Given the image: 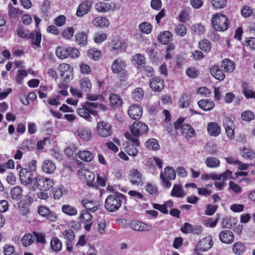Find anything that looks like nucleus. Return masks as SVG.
Listing matches in <instances>:
<instances>
[{
	"label": "nucleus",
	"mask_w": 255,
	"mask_h": 255,
	"mask_svg": "<svg viewBox=\"0 0 255 255\" xmlns=\"http://www.w3.org/2000/svg\"><path fill=\"white\" fill-rule=\"evenodd\" d=\"M99 109L102 111H106V107L101 104L95 102H86L82 105V108L77 109V114L89 121H91L90 115L97 116L98 113L96 109Z\"/></svg>",
	"instance_id": "1"
},
{
	"label": "nucleus",
	"mask_w": 255,
	"mask_h": 255,
	"mask_svg": "<svg viewBox=\"0 0 255 255\" xmlns=\"http://www.w3.org/2000/svg\"><path fill=\"white\" fill-rule=\"evenodd\" d=\"M126 199V196L123 194L119 192H114L107 196L105 207L109 212H116L121 207L122 202Z\"/></svg>",
	"instance_id": "2"
},
{
	"label": "nucleus",
	"mask_w": 255,
	"mask_h": 255,
	"mask_svg": "<svg viewBox=\"0 0 255 255\" xmlns=\"http://www.w3.org/2000/svg\"><path fill=\"white\" fill-rule=\"evenodd\" d=\"M212 22L214 28L218 31H225L228 28L229 20L227 16L221 13L213 16Z\"/></svg>",
	"instance_id": "3"
},
{
	"label": "nucleus",
	"mask_w": 255,
	"mask_h": 255,
	"mask_svg": "<svg viewBox=\"0 0 255 255\" xmlns=\"http://www.w3.org/2000/svg\"><path fill=\"white\" fill-rule=\"evenodd\" d=\"M175 178V171L173 168L170 166L166 167L164 169V172H162L160 175L162 185L164 188H169L171 186V183L169 180H174Z\"/></svg>",
	"instance_id": "4"
},
{
	"label": "nucleus",
	"mask_w": 255,
	"mask_h": 255,
	"mask_svg": "<svg viewBox=\"0 0 255 255\" xmlns=\"http://www.w3.org/2000/svg\"><path fill=\"white\" fill-rule=\"evenodd\" d=\"M16 32L19 37L31 39L32 44L37 46H40L41 40V34L40 32L37 31L35 33L34 32H31L28 35V33L24 30L23 28L21 26L17 28Z\"/></svg>",
	"instance_id": "5"
},
{
	"label": "nucleus",
	"mask_w": 255,
	"mask_h": 255,
	"mask_svg": "<svg viewBox=\"0 0 255 255\" xmlns=\"http://www.w3.org/2000/svg\"><path fill=\"white\" fill-rule=\"evenodd\" d=\"M19 179L22 184L30 185L32 187L35 186L36 178L32 172L28 171L25 168L21 169L19 172Z\"/></svg>",
	"instance_id": "6"
},
{
	"label": "nucleus",
	"mask_w": 255,
	"mask_h": 255,
	"mask_svg": "<svg viewBox=\"0 0 255 255\" xmlns=\"http://www.w3.org/2000/svg\"><path fill=\"white\" fill-rule=\"evenodd\" d=\"M213 242L211 236L206 237L200 240L195 248L197 255H202V252L209 250L213 246Z\"/></svg>",
	"instance_id": "7"
},
{
	"label": "nucleus",
	"mask_w": 255,
	"mask_h": 255,
	"mask_svg": "<svg viewBox=\"0 0 255 255\" xmlns=\"http://www.w3.org/2000/svg\"><path fill=\"white\" fill-rule=\"evenodd\" d=\"M35 186L41 191H47L53 186V181L49 178L42 177L36 179Z\"/></svg>",
	"instance_id": "8"
},
{
	"label": "nucleus",
	"mask_w": 255,
	"mask_h": 255,
	"mask_svg": "<svg viewBox=\"0 0 255 255\" xmlns=\"http://www.w3.org/2000/svg\"><path fill=\"white\" fill-rule=\"evenodd\" d=\"M128 178L133 185H142L143 183L142 174L137 169L133 168L129 170Z\"/></svg>",
	"instance_id": "9"
},
{
	"label": "nucleus",
	"mask_w": 255,
	"mask_h": 255,
	"mask_svg": "<svg viewBox=\"0 0 255 255\" xmlns=\"http://www.w3.org/2000/svg\"><path fill=\"white\" fill-rule=\"evenodd\" d=\"M78 174L81 179L85 181L88 185L94 186L95 176L93 173L88 169H81L78 171Z\"/></svg>",
	"instance_id": "10"
},
{
	"label": "nucleus",
	"mask_w": 255,
	"mask_h": 255,
	"mask_svg": "<svg viewBox=\"0 0 255 255\" xmlns=\"http://www.w3.org/2000/svg\"><path fill=\"white\" fill-rule=\"evenodd\" d=\"M92 2L86 0L82 1L78 6L76 15L78 17H82L89 12L91 9Z\"/></svg>",
	"instance_id": "11"
},
{
	"label": "nucleus",
	"mask_w": 255,
	"mask_h": 255,
	"mask_svg": "<svg viewBox=\"0 0 255 255\" xmlns=\"http://www.w3.org/2000/svg\"><path fill=\"white\" fill-rule=\"evenodd\" d=\"M80 221L86 224L84 228L86 231H90L92 224V216L88 212L83 210L79 216Z\"/></svg>",
	"instance_id": "12"
},
{
	"label": "nucleus",
	"mask_w": 255,
	"mask_h": 255,
	"mask_svg": "<svg viewBox=\"0 0 255 255\" xmlns=\"http://www.w3.org/2000/svg\"><path fill=\"white\" fill-rule=\"evenodd\" d=\"M140 132L138 128H130V133L126 132L125 134L126 138L132 142L136 146L139 145V142L137 137L140 134Z\"/></svg>",
	"instance_id": "13"
},
{
	"label": "nucleus",
	"mask_w": 255,
	"mask_h": 255,
	"mask_svg": "<svg viewBox=\"0 0 255 255\" xmlns=\"http://www.w3.org/2000/svg\"><path fill=\"white\" fill-rule=\"evenodd\" d=\"M128 114L131 118L135 120H138L142 116V108L136 104L131 105L128 109Z\"/></svg>",
	"instance_id": "14"
},
{
	"label": "nucleus",
	"mask_w": 255,
	"mask_h": 255,
	"mask_svg": "<svg viewBox=\"0 0 255 255\" xmlns=\"http://www.w3.org/2000/svg\"><path fill=\"white\" fill-rule=\"evenodd\" d=\"M164 80L157 77L150 81L149 86L155 92L161 91L164 87Z\"/></svg>",
	"instance_id": "15"
},
{
	"label": "nucleus",
	"mask_w": 255,
	"mask_h": 255,
	"mask_svg": "<svg viewBox=\"0 0 255 255\" xmlns=\"http://www.w3.org/2000/svg\"><path fill=\"white\" fill-rule=\"evenodd\" d=\"M219 236L220 240L225 244H231L234 240V234L229 230L222 231Z\"/></svg>",
	"instance_id": "16"
},
{
	"label": "nucleus",
	"mask_w": 255,
	"mask_h": 255,
	"mask_svg": "<svg viewBox=\"0 0 255 255\" xmlns=\"http://www.w3.org/2000/svg\"><path fill=\"white\" fill-rule=\"evenodd\" d=\"M130 226L132 230L138 232L149 231L152 229L150 226L137 221L132 222Z\"/></svg>",
	"instance_id": "17"
},
{
	"label": "nucleus",
	"mask_w": 255,
	"mask_h": 255,
	"mask_svg": "<svg viewBox=\"0 0 255 255\" xmlns=\"http://www.w3.org/2000/svg\"><path fill=\"white\" fill-rule=\"evenodd\" d=\"M126 62L121 59H117L113 61L111 66V70L113 73L118 74L126 69Z\"/></svg>",
	"instance_id": "18"
},
{
	"label": "nucleus",
	"mask_w": 255,
	"mask_h": 255,
	"mask_svg": "<svg viewBox=\"0 0 255 255\" xmlns=\"http://www.w3.org/2000/svg\"><path fill=\"white\" fill-rule=\"evenodd\" d=\"M177 128H167V131L169 133L173 134L175 133ZM183 136L187 138H191L195 135L194 128H179Z\"/></svg>",
	"instance_id": "19"
},
{
	"label": "nucleus",
	"mask_w": 255,
	"mask_h": 255,
	"mask_svg": "<svg viewBox=\"0 0 255 255\" xmlns=\"http://www.w3.org/2000/svg\"><path fill=\"white\" fill-rule=\"evenodd\" d=\"M56 169L55 163L51 160H45L42 165L43 172L46 174H51L54 172Z\"/></svg>",
	"instance_id": "20"
},
{
	"label": "nucleus",
	"mask_w": 255,
	"mask_h": 255,
	"mask_svg": "<svg viewBox=\"0 0 255 255\" xmlns=\"http://www.w3.org/2000/svg\"><path fill=\"white\" fill-rule=\"evenodd\" d=\"M173 35L169 31L160 32L158 35L157 39L159 42L165 44L172 40Z\"/></svg>",
	"instance_id": "21"
},
{
	"label": "nucleus",
	"mask_w": 255,
	"mask_h": 255,
	"mask_svg": "<svg viewBox=\"0 0 255 255\" xmlns=\"http://www.w3.org/2000/svg\"><path fill=\"white\" fill-rule=\"evenodd\" d=\"M199 107L204 111H210L215 107V103L211 100L203 99L198 102Z\"/></svg>",
	"instance_id": "22"
},
{
	"label": "nucleus",
	"mask_w": 255,
	"mask_h": 255,
	"mask_svg": "<svg viewBox=\"0 0 255 255\" xmlns=\"http://www.w3.org/2000/svg\"><path fill=\"white\" fill-rule=\"evenodd\" d=\"M127 47V43L119 40L113 41L112 50L116 53L125 51Z\"/></svg>",
	"instance_id": "23"
},
{
	"label": "nucleus",
	"mask_w": 255,
	"mask_h": 255,
	"mask_svg": "<svg viewBox=\"0 0 255 255\" xmlns=\"http://www.w3.org/2000/svg\"><path fill=\"white\" fill-rule=\"evenodd\" d=\"M235 62L229 59H225L222 61L221 67L226 72H233L235 69Z\"/></svg>",
	"instance_id": "24"
},
{
	"label": "nucleus",
	"mask_w": 255,
	"mask_h": 255,
	"mask_svg": "<svg viewBox=\"0 0 255 255\" xmlns=\"http://www.w3.org/2000/svg\"><path fill=\"white\" fill-rule=\"evenodd\" d=\"M82 204L84 208L90 212H94L98 210L97 203L89 199H83Z\"/></svg>",
	"instance_id": "25"
},
{
	"label": "nucleus",
	"mask_w": 255,
	"mask_h": 255,
	"mask_svg": "<svg viewBox=\"0 0 255 255\" xmlns=\"http://www.w3.org/2000/svg\"><path fill=\"white\" fill-rule=\"evenodd\" d=\"M210 73L216 79L220 81L223 80L225 78V74L218 65H214L211 67Z\"/></svg>",
	"instance_id": "26"
},
{
	"label": "nucleus",
	"mask_w": 255,
	"mask_h": 255,
	"mask_svg": "<svg viewBox=\"0 0 255 255\" xmlns=\"http://www.w3.org/2000/svg\"><path fill=\"white\" fill-rule=\"evenodd\" d=\"M92 24L97 27L105 28L109 26V22L107 18L99 16L93 20Z\"/></svg>",
	"instance_id": "27"
},
{
	"label": "nucleus",
	"mask_w": 255,
	"mask_h": 255,
	"mask_svg": "<svg viewBox=\"0 0 255 255\" xmlns=\"http://www.w3.org/2000/svg\"><path fill=\"white\" fill-rule=\"evenodd\" d=\"M77 132L79 137L85 141H88L92 137L91 131L89 128H79Z\"/></svg>",
	"instance_id": "28"
},
{
	"label": "nucleus",
	"mask_w": 255,
	"mask_h": 255,
	"mask_svg": "<svg viewBox=\"0 0 255 255\" xmlns=\"http://www.w3.org/2000/svg\"><path fill=\"white\" fill-rule=\"evenodd\" d=\"M233 253L237 255H243L246 250L245 244L241 242L235 243L232 247Z\"/></svg>",
	"instance_id": "29"
},
{
	"label": "nucleus",
	"mask_w": 255,
	"mask_h": 255,
	"mask_svg": "<svg viewBox=\"0 0 255 255\" xmlns=\"http://www.w3.org/2000/svg\"><path fill=\"white\" fill-rule=\"evenodd\" d=\"M171 195L177 198L182 197L185 195L183 187L181 185L175 184L171 192Z\"/></svg>",
	"instance_id": "30"
},
{
	"label": "nucleus",
	"mask_w": 255,
	"mask_h": 255,
	"mask_svg": "<svg viewBox=\"0 0 255 255\" xmlns=\"http://www.w3.org/2000/svg\"><path fill=\"white\" fill-rule=\"evenodd\" d=\"M71 49H72V47L67 48L58 47L56 49V54L58 58L64 59L68 57V50Z\"/></svg>",
	"instance_id": "31"
},
{
	"label": "nucleus",
	"mask_w": 255,
	"mask_h": 255,
	"mask_svg": "<svg viewBox=\"0 0 255 255\" xmlns=\"http://www.w3.org/2000/svg\"><path fill=\"white\" fill-rule=\"evenodd\" d=\"M110 102L114 108H117L122 106L123 101L122 98L118 95L111 94L109 97Z\"/></svg>",
	"instance_id": "32"
},
{
	"label": "nucleus",
	"mask_w": 255,
	"mask_h": 255,
	"mask_svg": "<svg viewBox=\"0 0 255 255\" xmlns=\"http://www.w3.org/2000/svg\"><path fill=\"white\" fill-rule=\"evenodd\" d=\"M242 156L248 159H252L255 157V152L251 148L244 147L240 149Z\"/></svg>",
	"instance_id": "33"
},
{
	"label": "nucleus",
	"mask_w": 255,
	"mask_h": 255,
	"mask_svg": "<svg viewBox=\"0 0 255 255\" xmlns=\"http://www.w3.org/2000/svg\"><path fill=\"white\" fill-rule=\"evenodd\" d=\"M205 163L206 166L211 168H215L220 166V160L214 157H208L206 158Z\"/></svg>",
	"instance_id": "34"
},
{
	"label": "nucleus",
	"mask_w": 255,
	"mask_h": 255,
	"mask_svg": "<svg viewBox=\"0 0 255 255\" xmlns=\"http://www.w3.org/2000/svg\"><path fill=\"white\" fill-rule=\"evenodd\" d=\"M10 195L11 199L18 201L22 196V190L20 187L15 186L10 190Z\"/></svg>",
	"instance_id": "35"
},
{
	"label": "nucleus",
	"mask_w": 255,
	"mask_h": 255,
	"mask_svg": "<svg viewBox=\"0 0 255 255\" xmlns=\"http://www.w3.org/2000/svg\"><path fill=\"white\" fill-rule=\"evenodd\" d=\"M112 8V5L109 3L100 2L95 4L96 9L101 12H106L109 11Z\"/></svg>",
	"instance_id": "36"
},
{
	"label": "nucleus",
	"mask_w": 255,
	"mask_h": 255,
	"mask_svg": "<svg viewBox=\"0 0 255 255\" xmlns=\"http://www.w3.org/2000/svg\"><path fill=\"white\" fill-rule=\"evenodd\" d=\"M35 240L33 234H26L21 239V243L24 247H28L32 244Z\"/></svg>",
	"instance_id": "37"
},
{
	"label": "nucleus",
	"mask_w": 255,
	"mask_h": 255,
	"mask_svg": "<svg viewBox=\"0 0 255 255\" xmlns=\"http://www.w3.org/2000/svg\"><path fill=\"white\" fill-rule=\"evenodd\" d=\"M138 28L141 33L147 34L151 32L152 26L149 22L145 21L139 24Z\"/></svg>",
	"instance_id": "38"
},
{
	"label": "nucleus",
	"mask_w": 255,
	"mask_h": 255,
	"mask_svg": "<svg viewBox=\"0 0 255 255\" xmlns=\"http://www.w3.org/2000/svg\"><path fill=\"white\" fill-rule=\"evenodd\" d=\"M133 60L135 62L137 65V68L138 69L144 67L145 64V58L143 55L141 54H136L133 56Z\"/></svg>",
	"instance_id": "39"
},
{
	"label": "nucleus",
	"mask_w": 255,
	"mask_h": 255,
	"mask_svg": "<svg viewBox=\"0 0 255 255\" xmlns=\"http://www.w3.org/2000/svg\"><path fill=\"white\" fill-rule=\"evenodd\" d=\"M76 41L81 46H84L87 41V34L84 32H81L75 35Z\"/></svg>",
	"instance_id": "40"
},
{
	"label": "nucleus",
	"mask_w": 255,
	"mask_h": 255,
	"mask_svg": "<svg viewBox=\"0 0 255 255\" xmlns=\"http://www.w3.org/2000/svg\"><path fill=\"white\" fill-rule=\"evenodd\" d=\"M62 210L64 213L69 216H74L77 214V210L69 205H63Z\"/></svg>",
	"instance_id": "41"
},
{
	"label": "nucleus",
	"mask_w": 255,
	"mask_h": 255,
	"mask_svg": "<svg viewBox=\"0 0 255 255\" xmlns=\"http://www.w3.org/2000/svg\"><path fill=\"white\" fill-rule=\"evenodd\" d=\"M174 128H191V125L187 122L185 118L180 117L174 123Z\"/></svg>",
	"instance_id": "42"
},
{
	"label": "nucleus",
	"mask_w": 255,
	"mask_h": 255,
	"mask_svg": "<svg viewBox=\"0 0 255 255\" xmlns=\"http://www.w3.org/2000/svg\"><path fill=\"white\" fill-rule=\"evenodd\" d=\"M198 47L202 51H203L205 52H208L211 50V43L209 40L207 39H203L199 42Z\"/></svg>",
	"instance_id": "43"
},
{
	"label": "nucleus",
	"mask_w": 255,
	"mask_h": 255,
	"mask_svg": "<svg viewBox=\"0 0 255 255\" xmlns=\"http://www.w3.org/2000/svg\"><path fill=\"white\" fill-rule=\"evenodd\" d=\"M145 146L147 148L150 150H157L159 149L158 141L154 138L148 139L145 142Z\"/></svg>",
	"instance_id": "44"
},
{
	"label": "nucleus",
	"mask_w": 255,
	"mask_h": 255,
	"mask_svg": "<svg viewBox=\"0 0 255 255\" xmlns=\"http://www.w3.org/2000/svg\"><path fill=\"white\" fill-rule=\"evenodd\" d=\"M79 157L82 160L90 162L93 158V155L89 151L84 150L78 153Z\"/></svg>",
	"instance_id": "45"
},
{
	"label": "nucleus",
	"mask_w": 255,
	"mask_h": 255,
	"mask_svg": "<svg viewBox=\"0 0 255 255\" xmlns=\"http://www.w3.org/2000/svg\"><path fill=\"white\" fill-rule=\"evenodd\" d=\"M190 96L187 94H184L179 100L178 105L181 108L187 107L189 105Z\"/></svg>",
	"instance_id": "46"
},
{
	"label": "nucleus",
	"mask_w": 255,
	"mask_h": 255,
	"mask_svg": "<svg viewBox=\"0 0 255 255\" xmlns=\"http://www.w3.org/2000/svg\"><path fill=\"white\" fill-rule=\"evenodd\" d=\"M80 86L83 91L88 92L91 90L92 84L89 79L82 78L80 81Z\"/></svg>",
	"instance_id": "47"
},
{
	"label": "nucleus",
	"mask_w": 255,
	"mask_h": 255,
	"mask_svg": "<svg viewBox=\"0 0 255 255\" xmlns=\"http://www.w3.org/2000/svg\"><path fill=\"white\" fill-rule=\"evenodd\" d=\"M175 32L177 35L183 37L187 33L186 26L183 24H178L175 28Z\"/></svg>",
	"instance_id": "48"
},
{
	"label": "nucleus",
	"mask_w": 255,
	"mask_h": 255,
	"mask_svg": "<svg viewBox=\"0 0 255 255\" xmlns=\"http://www.w3.org/2000/svg\"><path fill=\"white\" fill-rule=\"evenodd\" d=\"M52 250L55 252H58L61 250L62 243L57 238H53L50 243Z\"/></svg>",
	"instance_id": "49"
},
{
	"label": "nucleus",
	"mask_w": 255,
	"mask_h": 255,
	"mask_svg": "<svg viewBox=\"0 0 255 255\" xmlns=\"http://www.w3.org/2000/svg\"><path fill=\"white\" fill-rule=\"evenodd\" d=\"M144 95V91L142 88H136L132 92V96L133 99L136 101H140L142 100Z\"/></svg>",
	"instance_id": "50"
},
{
	"label": "nucleus",
	"mask_w": 255,
	"mask_h": 255,
	"mask_svg": "<svg viewBox=\"0 0 255 255\" xmlns=\"http://www.w3.org/2000/svg\"><path fill=\"white\" fill-rule=\"evenodd\" d=\"M62 236L68 242H72L75 238V233L70 229L64 231L62 233Z\"/></svg>",
	"instance_id": "51"
},
{
	"label": "nucleus",
	"mask_w": 255,
	"mask_h": 255,
	"mask_svg": "<svg viewBox=\"0 0 255 255\" xmlns=\"http://www.w3.org/2000/svg\"><path fill=\"white\" fill-rule=\"evenodd\" d=\"M8 16L10 18H14L16 17L17 15L20 13L19 9L13 6L11 3L8 4Z\"/></svg>",
	"instance_id": "52"
},
{
	"label": "nucleus",
	"mask_w": 255,
	"mask_h": 255,
	"mask_svg": "<svg viewBox=\"0 0 255 255\" xmlns=\"http://www.w3.org/2000/svg\"><path fill=\"white\" fill-rule=\"evenodd\" d=\"M88 56L94 60H99L101 57V53L100 51L94 49H90L87 53Z\"/></svg>",
	"instance_id": "53"
},
{
	"label": "nucleus",
	"mask_w": 255,
	"mask_h": 255,
	"mask_svg": "<svg viewBox=\"0 0 255 255\" xmlns=\"http://www.w3.org/2000/svg\"><path fill=\"white\" fill-rule=\"evenodd\" d=\"M145 190L150 194H158V189L156 186L151 183H147L145 185Z\"/></svg>",
	"instance_id": "54"
},
{
	"label": "nucleus",
	"mask_w": 255,
	"mask_h": 255,
	"mask_svg": "<svg viewBox=\"0 0 255 255\" xmlns=\"http://www.w3.org/2000/svg\"><path fill=\"white\" fill-rule=\"evenodd\" d=\"M191 29L194 33L197 35H200L205 32L204 26L201 24H195L192 26Z\"/></svg>",
	"instance_id": "55"
},
{
	"label": "nucleus",
	"mask_w": 255,
	"mask_h": 255,
	"mask_svg": "<svg viewBox=\"0 0 255 255\" xmlns=\"http://www.w3.org/2000/svg\"><path fill=\"white\" fill-rule=\"evenodd\" d=\"M74 33V28L72 27H70L63 30L62 33V36L64 38L69 39L73 36Z\"/></svg>",
	"instance_id": "56"
},
{
	"label": "nucleus",
	"mask_w": 255,
	"mask_h": 255,
	"mask_svg": "<svg viewBox=\"0 0 255 255\" xmlns=\"http://www.w3.org/2000/svg\"><path fill=\"white\" fill-rule=\"evenodd\" d=\"M242 118L244 121L250 122L255 118L254 114L251 111H246L242 114Z\"/></svg>",
	"instance_id": "57"
},
{
	"label": "nucleus",
	"mask_w": 255,
	"mask_h": 255,
	"mask_svg": "<svg viewBox=\"0 0 255 255\" xmlns=\"http://www.w3.org/2000/svg\"><path fill=\"white\" fill-rule=\"evenodd\" d=\"M229 188L236 194H239L243 191L242 187L233 181L229 182Z\"/></svg>",
	"instance_id": "58"
},
{
	"label": "nucleus",
	"mask_w": 255,
	"mask_h": 255,
	"mask_svg": "<svg viewBox=\"0 0 255 255\" xmlns=\"http://www.w3.org/2000/svg\"><path fill=\"white\" fill-rule=\"evenodd\" d=\"M243 93L247 99H255V91L243 87Z\"/></svg>",
	"instance_id": "59"
},
{
	"label": "nucleus",
	"mask_w": 255,
	"mask_h": 255,
	"mask_svg": "<svg viewBox=\"0 0 255 255\" xmlns=\"http://www.w3.org/2000/svg\"><path fill=\"white\" fill-rule=\"evenodd\" d=\"M50 141L48 137H44L43 140L39 141L37 143V148L39 150H41L44 149V146L47 144H50Z\"/></svg>",
	"instance_id": "60"
},
{
	"label": "nucleus",
	"mask_w": 255,
	"mask_h": 255,
	"mask_svg": "<svg viewBox=\"0 0 255 255\" xmlns=\"http://www.w3.org/2000/svg\"><path fill=\"white\" fill-rule=\"evenodd\" d=\"M214 7L217 8H222L226 5V0H212Z\"/></svg>",
	"instance_id": "61"
},
{
	"label": "nucleus",
	"mask_w": 255,
	"mask_h": 255,
	"mask_svg": "<svg viewBox=\"0 0 255 255\" xmlns=\"http://www.w3.org/2000/svg\"><path fill=\"white\" fill-rule=\"evenodd\" d=\"M126 151L130 156H135L137 153V149L133 145H128L126 147Z\"/></svg>",
	"instance_id": "62"
},
{
	"label": "nucleus",
	"mask_w": 255,
	"mask_h": 255,
	"mask_svg": "<svg viewBox=\"0 0 255 255\" xmlns=\"http://www.w3.org/2000/svg\"><path fill=\"white\" fill-rule=\"evenodd\" d=\"M58 71L60 73V74H64L67 71H69L72 70L70 68V66L69 64L66 63H62L59 65L58 67Z\"/></svg>",
	"instance_id": "63"
},
{
	"label": "nucleus",
	"mask_w": 255,
	"mask_h": 255,
	"mask_svg": "<svg viewBox=\"0 0 255 255\" xmlns=\"http://www.w3.org/2000/svg\"><path fill=\"white\" fill-rule=\"evenodd\" d=\"M3 252L5 255H17L14 252V248L9 245H6L4 247Z\"/></svg>",
	"instance_id": "64"
}]
</instances>
